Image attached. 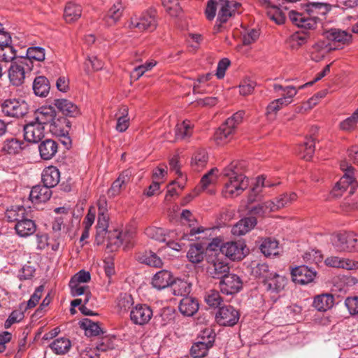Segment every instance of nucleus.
Here are the masks:
<instances>
[{
    "instance_id": "23",
    "label": "nucleus",
    "mask_w": 358,
    "mask_h": 358,
    "mask_svg": "<svg viewBox=\"0 0 358 358\" xmlns=\"http://www.w3.org/2000/svg\"><path fill=\"white\" fill-rule=\"evenodd\" d=\"M52 193V190L45 185H38L32 187L29 199L33 203H45L50 199Z\"/></svg>"
},
{
    "instance_id": "5",
    "label": "nucleus",
    "mask_w": 358,
    "mask_h": 358,
    "mask_svg": "<svg viewBox=\"0 0 358 358\" xmlns=\"http://www.w3.org/2000/svg\"><path fill=\"white\" fill-rule=\"evenodd\" d=\"M27 62V60L19 57L10 64L7 73L9 83L12 86H22L25 81L26 74L33 71Z\"/></svg>"
},
{
    "instance_id": "38",
    "label": "nucleus",
    "mask_w": 358,
    "mask_h": 358,
    "mask_svg": "<svg viewBox=\"0 0 358 358\" xmlns=\"http://www.w3.org/2000/svg\"><path fill=\"white\" fill-rule=\"evenodd\" d=\"M123 7L120 1H117L109 9L107 14L104 17V21L107 26L115 24L121 17L122 15Z\"/></svg>"
},
{
    "instance_id": "15",
    "label": "nucleus",
    "mask_w": 358,
    "mask_h": 358,
    "mask_svg": "<svg viewBox=\"0 0 358 358\" xmlns=\"http://www.w3.org/2000/svg\"><path fill=\"white\" fill-rule=\"evenodd\" d=\"M291 276L295 283L307 285L313 281L316 272L307 266L302 265L292 268Z\"/></svg>"
},
{
    "instance_id": "25",
    "label": "nucleus",
    "mask_w": 358,
    "mask_h": 358,
    "mask_svg": "<svg viewBox=\"0 0 358 358\" xmlns=\"http://www.w3.org/2000/svg\"><path fill=\"white\" fill-rule=\"evenodd\" d=\"M20 57L27 60V64H29V66L34 70L35 62H41L45 60V51L43 48L32 46L27 48L26 56H21Z\"/></svg>"
},
{
    "instance_id": "58",
    "label": "nucleus",
    "mask_w": 358,
    "mask_h": 358,
    "mask_svg": "<svg viewBox=\"0 0 358 358\" xmlns=\"http://www.w3.org/2000/svg\"><path fill=\"white\" fill-rule=\"evenodd\" d=\"M1 48L0 61L10 62L11 64L14 60L17 59L18 57L16 56V52L13 46L8 45Z\"/></svg>"
},
{
    "instance_id": "3",
    "label": "nucleus",
    "mask_w": 358,
    "mask_h": 358,
    "mask_svg": "<svg viewBox=\"0 0 358 358\" xmlns=\"http://www.w3.org/2000/svg\"><path fill=\"white\" fill-rule=\"evenodd\" d=\"M340 166L341 169L344 172V175L335 185L331 192L334 197H339L345 192H348L349 195H352L355 192L358 186L355 178V169L351 165H348L345 162H342Z\"/></svg>"
},
{
    "instance_id": "7",
    "label": "nucleus",
    "mask_w": 358,
    "mask_h": 358,
    "mask_svg": "<svg viewBox=\"0 0 358 358\" xmlns=\"http://www.w3.org/2000/svg\"><path fill=\"white\" fill-rule=\"evenodd\" d=\"M157 26L156 10L152 8L143 13L138 17H131L129 24L130 29H136L139 31H152Z\"/></svg>"
},
{
    "instance_id": "55",
    "label": "nucleus",
    "mask_w": 358,
    "mask_h": 358,
    "mask_svg": "<svg viewBox=\"0 0 358 358\" xmlns=\"http://www.w3.org/2000/svg\"><path fill=\"white\" fill-rule=\"evenodd\" d=\"M358 123V108L348 117L340 122V129L345 131H351L355 129Z\"/></svg>"
},
{
    "instance_id": "54",
    "label": "nucleus",
    "mask_w": 358,
    "mask_h": 358,
    "mask_svg": "<svg viewBox=\"0 0 358 358\" xmlns=\"http://www.w3.org/2000/svg\"><path fill=\"white\" fill-rule=\"evenodd\" d=\"M269 203H271V200L252 206L249 210L250 213L252 215L263 217L270 212H274L272 205Z\"/></svg>"
},
{
    "instance_id": "16",
    "label": "nucleus",
    "mask_w": 358,
    "mask_h": 358,
    "mask_svg": "<svg viewBox=\"0 0 358 358\" xmlns=\"http://www.w3.org/2000/svg\"><path fill=\"white\" fill-rule=\"evenodd\" d=\"M245 245L237 242H227L220 247V255L233 261L241 260L244 257Z\"/></svg>"
},
{
    "instance_id": "53",
    "label": "nucleus",
    "mask_w": 358,
    "mask_h": 358,
    "mask_svg": "<svg viewBox=\"0 0 358 358\" xmlns=\"http://www.w3.org/2000/svg\"><path fill=\"white\" fill-rule=\"evenodd\" d=\"M128 108L123 106L120 109L121 115L117 119L115 129L119 132L125 131L129 126V117H128Z\"/></svg>"
},
{
    "instance_id": "12",
    "label": "nucleus",
    "mask_w": 358,
    "mask_h": 358,
    "mask_svg": "<svg viewBox=\"0 0 358 358\" xmlns=\"http://www.w3.org/2000/svg\"><path fill=\"white\" fill-rule=\"evenodd\" d=\"M239 318L238 311L230 305L220 307L216 313V320L222 326L232 327L238 322Z\"/></svg>"
},
{
    "instance_id": "60",
    "label": "nucleus",
    "mask_w": 358,
    "mask_h": 358,
    "mask_svg": "<svg viewBox=\"0 0 358 358\" xmlns=\"http://www.w3.org/2000/svg\"><path fill=\"white\" fill-rule=\"evenodd\" d=\"M252 274L257 278H262L263 280L272 273L270 272L268 265L266 263H258L252 268Z\"/></svg>"
},
{
    "instance_id": "40",
    "label": "nucleus",
    "mask_w": 358,
    "mask_h": 358,
    "mask_svg": "<svg viewBox=\"0 0 358 358\" xmlns=\"http://www.w3.org/2000/svg\"><path fill=\"white\" fill-rule=\"evenodd\" d=\"M122 238V231L117 229L108 231L107 228L106 238L102 243L107 241V247L114 250L123 244Z\"/></svg>"
},
{
    "instance_id": "26",
    "label": "nucleus",
    "mask_w": 358,
    "mask_h": 358,
    "mask_svg": "<svg viewBox=\"0 0 358 358\" xmlns=\"http://www.w3.org/2000/svg\"><path fill=\"white\" fill-rule=\"evenodd\" d=\"M55 106L62 113L69 117H77L80 115V109L78 107L69 100L65 99H58L54 101Z\"/></svg>"
},
{
    "instance_id": "61",
    "label": "nucleus",
    "mask_w": 358,
    "mask_h": 358,
    "mask_svg": "<svg viewBox=\"0 0 358 358\" xmlns=\"http://www.w3.org/2000/svg\"><path fill=\"white\" fill-rule=\"evenodd\" d=\"M217 173L218 169L213 168L203 176L200 181L202 189H206L210 185L217 181Z\"/></svg>"
},
{
    "instance_id": "30",
    "label": "nucleus",
    "mask_w": 358,
    "mask_h": 358,
    "mask_svg": "<svg viewBox=\"0 0 358 358\" xmlns=\"http://www.w3.org/2000/svg\"><path fill=\"white\" fill-rule=\"evenodd\" d=\"M334 305V297L331 294H322L314 297L313 306L318 311L325 312Z\"/></svg>"
},
{
    "instance_id": "13",
    "label": "nucleus",
    "mask_w": 358,
    "mask_h": 358,
    "mask_svg": "<svg viewBox=\"0 0 358 358\" xmlns=\"http://www.w3.org/2000/svg\"><path fill=\"white\" fill-rule=\"evenodd\" d=\"M222 293L232 295L238 292L242 288V281L236 274L228 273L220 282Z\"/></svg>"
},
{
    "instance_id": "36",
    "label": "nucleus",
    "mask_w": 358,
    "mask_h": 358,
    "mask_svg": "<svg viewBox=\"0 0 358 358\" xmlns=\"http://www.w3.org/2000/svg\"><path fill=\"white\" fill-rule=\"evenodd\" d=\"M27 215V211L23 206H12L8 208L5 217L8 222H18Z\"/></svg>"
},
{
    "instance_id": "34",
    "label": "nucleus",
    "mask_w": 358,
    "mask_h": 358,
    "mask_svg": "<svg viewBox=\"0 0 358 358\" xmlns=\"http://www.w3.org/2000/svg\"><path fill=\"white\" fill-rule=\"evenodd\" d=\"M32 87L35 95L40 97H46L50 92V85L46 77L40 76L34 80Z\"/></svg>"
},
{
    "instance_id": "4",
    "label": "nucleus",
    "mask_w": 358,
    "mask_h": 358,
    "mask_svg": "<svg viewBox=\"0 0 358 358\" xmlns=\"http://www.w3.org/2000/svg\"><path fill=\"white\" fill-rule=\"evenodd\" d=\"M244 115L245 112L243 110L235 113L218 128L214 136L217 144L227 143L233 138L237 126L243 121Z\"/></svg>"
},
{
    "instance_id": "24",
    "label": "nucleus",
    "mask_w": 358,
    "mask_h": 358,
    "mask_svg": "<svg viewBox=\"0 0 358 358\" xmlns=\"http://www.w3.org/2000/svg\"><path fill=\"white\" fill-rule=\"evenodd\" d=\"M41 180L43 185L51 189L59 183L60 172L56 166H49L45 167L41 173Z\"/></svg>"
},
{
    "instance_id": "10",
    "label": "nucleus",
    "mask_w": 358,
    "mask_h": 358,
    "mask_svg": "<svg viewBox=\"0 0 358 358\" xmlns=\"http://www.w3.org/2000/svg\"><path fill=\"white\" fill-rule=\"evenodd\" d=\"M218 7L217 22L214 27L216 31H218L222 24L226 23L235 14L236 9L241 7V3L234 1L219 0Z\"/></svg>"
},
{
    "instance_id": "22",
    "label": "nucleus",
    "mask_w": 358,
    "mask_h": 358,
    "mask_svg": "<svg viewBox=\"0 0 358 358\" xmlns=\"http://www.w3.org/2000/svg\"><path fill=\"white\" fill-rule=\"evenodd\" d=\"M56 117V111L52 106H43L35 112L36 122L44 126L52 123Z\"/></svg>"
},
{
    "instance_id": "29",
    "label": "nucleus",
    "mask_w": 358,
    "mask_h": 358,
    "mask_svg": "<svg viewBox=\"0 0 358 358\" xmlns=\"http://www.w3.org/2000/svg\"><path fill=\"white\" fill-rule=\"evenodd\" d=\"M173 280V275L170 271L162 270L154 275L152 285L155 288L160 290L171 286Z\"/></svg>"
},
{
    "instance_id": "44",
    "label": "nucleus",
    "mask_w": 358,
    "mask_h": 358,
    "mask_svg": "<svg viewBox=\"0 0 358 358\" xmlns=\"http://www.w3.org/2000/svg\"><path fill=\"white\" fill-rule=\"evenodd\" d=\"M171 289L173 295L186 296L191 292V285L187 281L181 279L173 280Z\"/></svg>"
},
{
    "instance_id": "46",
    "label": "nucleus",
    "mask_w": 358,
    "mask_h": 358,
    "mask_svg": "<svg viewBox=\"0 0 358 358\" xmlns=\"http://www.w3.org/2000/svg\"><path fill=\"white\" fill-rule=\"evenodd\" d=\"M170 169L172 171H174L178 175V178L176 183L180 189H183L186 182V177L183 176L180 171V166L179 164V157L178 155H174L169 160Z\"/></svg>"
},
{
    "instance_id": "21",
    "label": "nucleus",
    "mask_w": 358,
    "mask_h": 358,
    "mask_svg": "<svg viewBox=\"0 0 358 358\" xmlns=\"http://www.w3.org/2000/svg\"><path fill=\"white\" fill-rule=\"evenodd\" d=\"M257 224V218L254 216L241 219L231 228V233L236 236H241L250 231Z\"/></svg>"
},
{
    "instance_id": "1",
    "label": "nucleus",
    "mask_w": 358,
    "mask_h": 358,
    "mask_svg": "<svg viewBox=\"0 0 358 358\" xmlns=\"http://www.w3.org/2000/svg\"><path fill=\"white\" fill-rule=\"evenodd\" d=\"M330 10L331 6L329 3L311 2L306 5L304 13L290 10L289 18L296 26L306 30H312L317 27L318 15H324Z\"/></svg>"
},
{
    "instance_id": "49",
    "label": "nucleus",
    "mask_w": 358,
    "mask_h": 358,
    "mask_svg": "<svg viewBox=\"0 0 358 358\" xmlns=\"http://www.w3.org/2000/svg\"><path fill=\"white\" fill-rule=\"evenodd\" d=\"M212 346L202 341H198L193 343L190 349V355L194 358H202L207 355L208 350Z\"/></svg>"
},
{
    "instance_id": "47",
    "label": "nucleus",
    "mask_w": 358,
    "mask_h": 358,
    "mask_svg": "<svg viewBox=\"0 0 358 358\" xmlns=\"http://www.w3.org/2000/svg\"><path fill=\"white\" fill-rule=\"evenodd\" d=\"M208 159L206 152L203 150L196 151L192 158L191 165L196 171H201L206 165Z\"/></svg>"
},
{
    "instance_id": "45",
    "label": "nucleus",
    "mask_w": 358,
    "mask_h": 358,
    "mask_svg": "<svg viewBox=\"0 0 358 358\" xmlns=\"http://www.w3.org/2000/svg\"><path fill=\"white\" fill-rule=\"evenodd\" d=\"M138 259L141 263L156 268H160L163 264L161 258L152 251L139 255Z\"/></svg>"
},
{
    "instance_id": "6",
    "label": "nucleus",
    "mask_w": 358,
    "mask_h": 358,
    "mask_svg": "<svg viewBox=\"0 0 358 358\" xmlns=\"http://www.w3.org/2000/svg\"><path fill=\"white\" fill-rule=\"evenodd\" d=\"M98 219L96 226L95 242L101 245L106 235V229L109 227V215L108 213L107 201L104 196H101L97 202Z\"/></svg>"
},
{
    "instance_id": "32",
    "label": "nucleus",
    "mask_w": 358,
    "mask_h": 358,
    "mask_svg": "<svg viewBox=\"0 0 358 358\" xmlns=\"http://www.w3.org/2000/svg\"><path fill=\"white\" fill-rule=\"evenodd\" d=\"M131 176V172L129 170L123 171L118 176V178L113 182L110 188L108 191L110 196H116L122 190V187L125 186L129 180Z\"/></svg>"
},
{
    "instance_id": "56",
    "label": "nucleus",
    "mask_w": 358,
    "mask_h": 358,
    "mask_svg": "<svg viewBox=\"0 0 358 358\" xmlns=\"http://www.w3.org/2000/svg\"><path fill=\"white\" fill-rule=\"evenodd\" d=\"M134 304L131 295L127 293L120 294L117 300V307L120 312H127Z\"/></svg>"
},
{
    "instance_id": "63",
    "label": "nucleus",
    "mask_w": 358,
    "mask_h": 358,
    "mask_svg": "<svg viewBox=\"0 0 358 358\" xmlns=\"http://www.w3.org/2000/svg\"><path fill=\"white\" fill-rule=\"evenodd\" d=\"M145 234L149 238L159 242H166V237L164 234V230L162 228L155 227H148L145 229Z\"/></svg>"
},
{
    "instance_id": "35",
    "label": "nucleus",
    "mask_w": 358,
    "mask_h": 358,
    "mask_svg": "<svg viewBox=\"0 0 358 358\" xmlns=\"http://www.w3.org/2000/svg\"><path fill=\"white\" fill-rule=\"evenodd\" d=\"M193 127L194 125L187 120L178 123L175 128L176 139L186 140L190 138L193 133Z\"/></svg>"
},
{
    "instance_id": "19",
    "label": "nucleus",
    "mask_w": 358,
    "mask_h": 358,
    "mask_svg": "<svg viewBox=\"0 0 358 358\" xmlns=\"http://www.w3.org/2000/svg\"><path fill=\"white\" fill-rule=\"evenodd\" d=\"M324 37L338 45H348L352 42V36L347 31L331 28L324 32Z\"/></svg>"
},
{
    "instance_id": "33",
    "label": "nucleus",
    "mask_w": 358,
    "mask_h": 358,
    "mask_svg": "<svg viewBox=\"0 0 358 358\" xmlns=\"http://www.w3.org/2000/svg\"><path fill=\"white\" fill-rule=\"evenodd\" d=\"M71 127V123L66 117H55L50 126V130L57 136H64L69 135Z\"/></svg>"
},
{
    "instance_id": "41",
    "label": "nucleus",
    "mask_w": 358,
    "mask_h": 358,
    "mask_svg": "<svg viewBox=\"0 0 358 358\" xmlns=\"http://www.w3.org/2000/svg\"><path fill=\"white\" fill-rule=\"evenodd\" d=\"M278 245L279 243L277 240L272 238H266L262 241L259 248L266 257L275 256L279 253Z\"/></svg>"
},
{
    "instance_id": "48",
    "label": "nucleus",
    "mask_w": 358,
    "mask_h": 358,
    "mask_svg": "<svg viewBox=\"0 0 358 358\" xmlns=\"http://www.w3.org/2000/svg\"><path fill=\"white\" fill-rule=\"evenodd\" d=\"M80 327L85 329V334L88 336H96L103 333L99 324L90 319H84L80 322Z\"/></svg>"
},
{
    "instance_id": "62",
    "label": "nucleus",
    "mask_w": 358,
    "mask_h": 358,
    "mask_svg": "<svg viewBox=\"0 0 358 358\" xmlns=\"http://www.w3.org/2000/svg\"><path fill=\"white\" fill-rule=\"evenodd\" d=\"M268 17L277 24H282L285 23L286 17L284 13L278 7H271L267 11Z\"/></svg>"
},
{
    "instance_id": "39",
    "label": "nucleus",
    "mask_w": 358,
    "mask_h": 358,
    "mask_svg": "<svg viewBox=\"0 0 358 358\" xmlns=\"http://www.w3.org/2000/svg\"><path fill=\"white\" fill-rule=\"evenodd\" d=\"M297 199L295 192L284 193L275 198V201L271 200L270 205H272L275 211L290 205Z\"/></svg>"
},
{
    "instance_id": "51",
    "label": "nucleus",
    "mask_w": 358,
    "mask_h": 358,
    "mask_svg": "<svg viewBox=\"0 0 358 358\" xmlns=\"http://www.w3.org/2000/svg\"><path fill=\"white\" fill-rule=\"evenodd\" d=\"M23 143L17 138H11L4 141L2 151L9 155H15L22 149Z\"/></svg>"
},
{
    "instance_id": "28",
    "label": "nucleus",
    "mask_w": 358,
    "mask_h": 358,
    "mask_svg": "<svg viewBox=\"0 0 358 358\" xmlns=\"http://www.w3.org/2000/svg\"><path fill=\"white\" fill-rule=\"evenodd\" d=\"M41 157L44 160L53 158L58 151V143L52 139L42 141L38 145Z\"/></svg>"
},
{
    "instance_id": "31",
    "label": "nucleus",
    "mask_w": 358,
    "mask_h": 358,
    "mask_svg": "<svg viewBox=\"0 0 358 358\" xmlns=\"http://www.w3.org/2000/svg\"><path fill=\"white\" fill-rule=\"evenodd\" d=\"M178 308L183 315L192 316L199 309V302L195 298L186 296L181 299Z\"/></svg>"
},
{
    "instance_id": "8",
    "label": "nucleus",
    "mask_w": 358,
    "mask_h": 358,
    "mask_svg": "<svg viewBox=\"0 0 358 358\" xmlns=\"http://www.w3.org/2000/svg\"><path fill=\"white\" fill-rule=\"evenodd\" d=\"M332 243L338 252H352L358 250V236L351 232H343L336 234Z\"/></svg>"
},
{
    "instance_id": "59",
    "label": "nucleus",
    "mask_w": 358,
    "mask_h": 358,
    "mask_svg": "<svg viewBox=\"0 0 358 358\" xmlns=\"http://www.w3.org/2000/svg\"><path fill=\"white\" fill-rule=\"evenodd\" d=\"M156 64L157 62L155 61L150 60L135 67L131 74V78L136 80H138L146 71L151 70Z\"/></svg>"
},
{
    "instance_id": "2",
    "label": "nucleus",
    "mask_w": 358,
    "mask_h": 358,
    "mask_svg": "<svg viewBox=\"0 0 358 358\" xmlns=\"http://www.w3.org/2000/svg\"><path fill=\"white\" fill-rule=\"evenodd\" d=\"M241 169V163L234 161L222 170V174L229 178L222 190L224 197L236 196L248 187V178L242 173Z\"/></svg>"
},
{
    "instance_id": "42",
    "label": "nucleus",
    "mask_w": 358,
    "mask_h": 358,
    "mask_svg": "<svg viewBox=\"0 0 358 358\" xmlns=\"http://www.w3.org/2000/svg\"><path fill=\"white\" fill-rule=\"evenodd\" d=\"M82 14L81 6L73 3H68L64 8V17L66 22L71 23L78 20Z\"/></svg>"
},
{
    "instance_id": "57",
    "label": "nucleus",
    "mask_w": 358,
    "mask_h": 358,
    "mask_svg": "<svg viewBox=\"0 0 358 358\" xmlns=\"http://www.w3.org/2000/svg\"><path fill=\"white\" fill-rule=\"evenodd\" d=\"M204 299L209 306L214 308L218 307L223 301L219 292L215 289L206 292Z\"/></svg>"
},
{
    "instance_id": "64",
    "label": "nucleus",
    "mask_w": 358,
    "mask_h": 358,
    "mask_svg": "<svg viewBox=\"0 0 358 358\" xmlns=\"http://www.w3.org/2000/svg\"><path fill=\"white\" fill-rule=\"evenodd\" d=\"M284 101L285 98H279L271 101L266 108V115L274 117L281 108L287 106Z\"/></svg>"
},
{
    "instance_id": "27",
    "label": "nucleus",
    "mask_w": 358,
    "mask_h": 358,
    "mask_svg": "<svg viewBox=\"0 0 358 358\" xmlns=\"http://www.w3.org/2000/svg\"><path fill=\"white\" fill-rule=\"evenodd\" d=\"M16 234L20 237H28L32 235L36 230L35 222L28 218L27 215L15 225Z\"/></svg>"
},
{
    "instance_id": "14",
    "label": "nucleus",
    "mask_w": 358,
    "mask_h": 358,
    "mask_svg": "<svg viewBox=\"0 0 358 358\" xmlns=\"http://www.w3.org/2000/svg\"><path fill=\"white\" fill-rule=\"evenodd\" d=\"M152 315V310L148 306L138 303L131 310L130 319L136 324L143 325L148 323Z\"/></svg>"
},
{
    "instance_id": "50",
    "label": "nucleus",
    "mask_w": 358,
    "mask_h": 358,
    "mask_svg": "<svg viewBox=\"0 0 358 358\" xmlns=\"http://www.w3.org/2000/svg\"><path fill=\"white\" fill-rule=\"evenodd\" d=\"M299 152L301 153V157L306 160H310L315 152V141L313 137L306 138V141L303 144L299 145Z\"/></svg>"
},
{
    "instance_id": "9",
    "label": "nucleus",
    "mask_w": 358,
    "mask_h": 358,
    "mask_svg": "<svg viewBox=\"0 0 358 358\" xmlns=\"http://www.w3.org/2000/svg\"><path fill=\"white\" fill-rule=\"evenodd\" d=\"M3 113L9 117H21L29 112L28 103L20 99H8L1 104Z\"/></svg>"
},
{
    "instance_id": "37",
    "label": "nucleus",
    "mask_w": 358,
    "mask_h": 358,
    "mask_svg": "<svg viewBox=\"0 0 358 358\" xmlns=\"http://www.w3.org/2000/svg\"><path fill=\"white\" fill-rule=\"evenodd\" d=\"M310 38V34L307 31H296L287 39V43L292 50H298L305 45Z\"/></svg>"
},
{
    "instance_id": "18",
    "label": "nucleus",
    "mask_w": 358,
    "mask_h": 358,
    "mask_svg": "<svg viewBox=\"0 0 358 358\" xmlns=\"http://www.w3.org/2000/svg\"><path fill=\"white\" fill-rule=\"evenodd\" d=\"M44 126L37 122H32L24 126V138L28 142H40L44 137Z\"/></svg>"
},
{
    "instance_id": "20",
    "label": "nucleus",
    "mask_w": 358,
    "mask_h": 358,
    "mask_svg": "<svg viewBox=\"0 0 358 358\" xmlns=\"http://www.w3.org/2000/svg\"><path fill=\"white\" fill-rule=\"evenodd\" d=\"M324 263L327 266L343 268L346 270L358 269V262L348 258H343L335 256L327 257L324 260Z\"/></svg>"
},
{
    "instance_id": "52",
    "label": "nucleus",
    "mask_w": 358,
    "mask_h": 358,
    "mask_svg": "<svg viewBox=\"0 0 358 358\" xmlns=\"http://www.w3.org/2000/svg\"><path fill=\"white\" fill-rule=\"evenodd\" d=\"M187 257L192 263L198 264L201 262L204 258L202 245L201 244L192 245L187 252Z\"/></svg>"
},
{
    "instance_id": "11",
    "label": "nucleus",
    "mask_w": 358,
    "mask_h": 358,
    "mask_svg": "<svg viewBox=\"0 0 358 358\" xmlns=\"http://www.w3.org/2000/svg\"><path fill=\"white\" fill-rule=\"evenodd\" d=\"M207 272L213 278L222 279L229 273V266L219 254L210 258Z\"/></svg>"
},
{
    "instance_id": "17",
    "label": "nucleus",
    "mask_w": 358,
    "mask_h": 358,
    "mask_svg": "<svg viewBox=\"0 0 358 358\" xmlns=\"http://www.w3.org/2000/svg\"><path fill=\"white\" fill-rule=\"evenodd\" d=\"M287 282L285 276L272 272L266 280H263V284L267 292L278 294L285 289Z\"/></svg>"
},
{
    "instance_id": "43",
    "label": "nucleus",
    "mask_w": 358,
    "mask_h": 358,
    "mask_svg": "<svg viewBox=\"0 0 358 358\" xmlns=\"http://www.w3.org/2000/svg\"><path fill=\"white\" fill-rule=\"evenodd\" d=\"M71 347V341L64 337L55 339L50 345V348L56 355H64L67 353Z\"/></svg>"
}]
</instances>
